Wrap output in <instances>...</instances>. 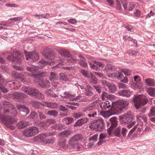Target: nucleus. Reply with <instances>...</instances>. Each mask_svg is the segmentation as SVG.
Listing matches in <instances>:
<instances>
[{"instance_id": "f257e3e1", "label": "nucleus", "mask_w": 155, "mask_h": 155, "mask_svg": "<svg viewBox=\"0 0 155 155\" xmlns=\"http://www.w3.org/2000/svg\"><path fill=\"white\" fill-rule=\"evenodd\" d=\"M3 111V113L0 115V119L6 126L13 129L14 127L11 125L16 122L17 120L11 116H14L17 115V112L16 109L12 106L11 109H4Z\"/></svg>"}, {"instance_id": "f03ea898", "label": "nucleus", "mask_w": 155, "mask_h": 155, "mask_svg": "<svg viewBox=\"0 0 155 155\" xmlns=\"http://www.w3.org/2000/svg\"><path fill=\"white\" fill-rule=\"evenodd\" d=\"M21 90L24 92L39 100H43L45 98L44 95L40 92L38 89L31 87H23Z\"/></svg>"}, {"instance_id": "7ed1b4c3", "label": "nucleus", "mask_w": 155, "mask_h": 155, "mask_svg": "<svg viewBox=\"0 0 155 155\" xmlns=\"http://www.w3.org/2000/svg\"><path fill=\"white\" fill-rule=\"evenodd\" d=\"M120 121L122 123L128 124L127 126L128 128H130L136 124L135 117L132 114L121 116L120 117Z\"/></svg>"}, {"instance_id": "20e7f679", "label": "nucleus", "mask_w": 155, "mask_h": 155, "mask_svg": "<svg viewBox=\"0 0 155 155\" xmlns=\"http://www.w3.org/2000/svg\"><path fill=\"white\" fill-rule=\"evenodd\" d=\"M44 73L38 74H29L27 75H29L35 78H36L37 80L38 81L39 84L42 87L47 88L50 85V83L49 81L46 80H42L41 77L44 76Z\"/></svg>"}, {"instance_id": "39448f33", "label": "nucleus", "mask_w": 155, "mask_h": 155, "mask_svg": "<svg viewBox=\"0 0 155 155\" xmlns=\"http://www.w3.org/2000/svg\"><path fill=\"white\" fill-rule=\"evenodd\" d=\"M83 138L82 135L77 134L74 135L70 140L69 143L70 145L73 147L74 148L78 150H80L81 146L80 145H78L77 142L81 141Z\"/></svg>"}, {"instance_id": "423d86ee", "label": "nucleus", "mask_w": 155, "mask_h": 155, "mask_svg": "<svg viewBox=\"0 0 155 155\" xmlns=\"http://www.w3.org/2000/svg\"><path fill=\"white\" fill-rule=\"evenodd\" d=\"M148 101L147 98L143 95L134 97L133 99L134 105L137 109L140 108L141 105L145 104Z\"/></svg>"}, {"instance_id": "0eeeda50", "label": "nucleus", "mask_w": 155, "mask_h": 155, "mask_svg": "<svg viewBox=\"0 0 155 155\" xmlns=\"http://www.w3.org/2000/svg\"><path fill=\"white\" fill-rule=\"evenodd\" d=\"M39 130L37 127H30L23 131L22 133L24 135L27 137H31L37 134Z\"/></svg>"}, {"instance_id": "6e6552de", "label": "nucleus", "mask_w": 155, "mask_h": 155, "mask_svg": "<svg viewBox=\"0 0 155 155\" xmlns=\"http://www.w3.org/2000/svg\"><path fill=\"white\" fill-rule=\"evenodd\" d=\"M91 125L94 129L98 131H100L103 128L104 123L103 119L99 117L97 120L93 121Z\"/></svg>"}, {"instance_id": "1a4fd4ad", "label": "nucleus", "mask_w": 155, "mask_h": 155, "mask_svg": "<svg viewBox=\"0 0 155 155\" xmlns=\"http://www.w3.org/2000/svg\"><path fill=\"white\" fill-rule=\"evenodd\" d=\"M26 59L28 62H31L37 61L39 59L38 54L36 51L28 53L26 51L25 52Z\"/></svg>"}, {"instance_id": "9d476101", "label": "nucleus", "mask_w": 155, "mask_h": 155, "mask_svg": "<svg viewBox=\"0 0 155 155\" xmlns=\"http://www.w3.org/2000/svg\"><path fill=\"white\" fill-rule=\"evenodd\" d=\"M13 57L15 60L18 63L22 62L23 59V54L20 51H14L13 53Z\"/></svg>"}, {"instance_id": "9b49d317", "label": "nucleus", "mask_w": 155, "mask_h": 155, "mask_svg": "<svg viewBox=\"0 0 155 155\" xmlns=\"http://www.w3.org/2000/svg\"><path fill=\"white\" fill-rule=\"evenodd\" d=\"M44 57L48 60H52L55 58V52L48 49L46 51H44L42 53Z\"/></svg>"}, {"instance_id": "f8f14e48", "label": "nucleus", "mask_w": 155, "mask_h": 155, "mask_svg": "<svg viewBox=\"0 0 155 155\" xmlns=\"http://www.w3.org/2000/svg\"><path fill=\"white\" fill-rule=\"evenodd\" d=\"M134 80H132L133 86L136 88L140 89L141 87L140 82L141 79L138 75H136L134 77Z\"/></svg>"}, {"instance_id": "ddd939ff", "label": "nucleus", "mask_w": 155, "mask_h": 155, "mask_svg": "<svg viewBox=\"0 0 155 155\" xmlns=\"http://www.w3.org/2000/svg\"><path fill=\"white\" fill-rule=\"evenodd\" d=\"M64 97L67 99H69L71 100L76 101L78 100H80L82 99V96L79 95L77 97H74V95H72L68 92H65L64 93Z\"/></svg>"}, {"instance_id": "4468645a", "label": "nucleus", "mask_w": 155, "mask_h": 155, "mask_svg": "<svg viewBox=\"0 0 155 155\" xmlns=\"http://www.w3.org/2000/svg\"><path fill=\"white\" fill-rule=\"evenodd\" d=\"M109 121L111 124L109 128L111 129L117 127L118 124L117 118L115 117H111L109 119Z\"/></svg>"}, {"instance_id": "2eb2a0df", "label": "nucleus", "mask_w": 155, "mask_h": 155, "mask_svg": "<svg viewBox=\"0 0 155 155\" xmlns=\"http://www.w3.org/2000/svg\"><path fill=\"white\" fill-rule=\"evenodd\" d=\"M59 75V79L65 81H68L71 78V75L66 73H61Z\"/></svg>"}, {"instance_id": "dca6fc26", "label": "nucleus", "mask_w": 155, "mask_h": 155, "mask_svg": "<svg viewBox=\"0 0 155 155\" xmlns=\"http://www.w3.org/2000/svg\"><path fill=\"white\" fill-rule=\"evenodd\" d=\"M89 121V119L87 118H82L78 120L74 125V127L81 126L86 123Z\"/></svg>"}, {"instance_id": "f3484780", "label": "nucleus", "mask_w": 155, "mask_h": 155, "mask_svg": "<svg viewBox=\"0 0 155 155\" xmlns=\"http://www.w3.org/2000/svg\"><path fill=\"white\" fill-rule=\"evenodd\" d=\"M72 131L70 130H65L60 132L59 135L61 138H64L68 137L71 134Z\"/></svg>"}, {"instance_id": "a211bd4d", "label": "nucleus", "mask_w": 155, "mask_h": 155, "mask_svg": "<svg viewBox=\"0 0 155 155\" xmlns=\"http://www.w3.org/2000/svg\"><path fill=\"white\" fill-rule=\"evenodd\" d=\"M123 76V74L122 73L120 72L108 74V76L109 78L111 77L112 78H116L118 79H121Z\"/></svg>"}, {"instance_id": "6ab92c4d", "label": "nucleus", "mask_w": 155, "mask_h": 155, "mask_svg": "<svg viewBox=\"0 0 155 155\" xmlns=\"http://www.w3.org/2000/svg\"><path fill=\"white\" fill-rule=\"evenodd\" d=\"M13 75L14 77L19 80L23 82H24L25 81L24 76L21 73L14 72L13 73Z\"/></svg>"}, {"instance_id": "aec40b11", "label": "nucleus", "mask_w": 155, "mask_h": 155, "mask_svg": "<svg viewBox=\"0 0 155 155\" xmlns=\"http://www.w3.org/2000/svg\"><path fill=\"white\" fill-rule=\"evenodd\" d=\"M107 135L106 134H101L100 135L99 141L97 143L98 145L100 146L105 142L106 141L104 140V139L107 138Z\"/></svg>"}, {"instance_id": "412c9836", "label": "nucleus", "mask_w": 155, "mask_h": 155, "mask_svg": "<svg viewBox=\"0 0 155 155\" xmlns=\"http://www.w3.org/2000/svg\"><path fill=\"white\" fill-rule=\"evenodd\" d=\"M31 102L32 106L35 108H42L44 106L43 104L39 102L32 101H31Z\"/></svg>"}, {"instance_id": "4be33fe9", "label": "nucleus", "mask_w": 155, "mask_h": 155, "mask_svg": "<svg viewBox=\"0 0 155 155\" xmlns=\"http://www.w3.org/2000/svg\"><path fill=\"white\" fill-rule=\"evenodd\" d=\"M101 107L104 110H106L107 109L109 110L111 109L112 107L110 102L107 101L101 103Z\"/></svg>"}, {"instance_id": "5701e85b", "label": "nucleus", "mask_w": 155, "mask_h": 155, "mask_svg": "<svg viewBox=\"0 0 155 155\" xmlns=\"http://www.w3.org/2000/svg\"><path fill=\"white\" fill-rule=\"evenodd\" d=\"M119 94L120 96L128 97L130 95L131 92L128 90L124 89L119 91Z\"/></svg>"}, {"instance_id": "b1692460", "label": "nucleus", "mask_w": 155, "mask_h": 155, "mask_svg": "<svg viewBox=\"0 0 155 155\" xmlns=\"http://www.w3.org/2000/svg\"><path fill=\"white\" fill-rule=\"evenodd\" d=\"M29 123L27 121H21L19 122L17 124V126L19 129L23 128L28 126Z\"/></svg>"}, {"instance_id": "393cba45", "label": "nucleus", "mask_w": 155, "mask_h": 155, "mask_svg": "<svg viewBox=\"0 0 155 155\" xmlns=\"http://www.w3.org/2000/svg\"><path fill=\"white\" fill-rule=\"evenodd\" d=\"M58 79V74L54 72H51L49 76V79L50 81H56Z\"/></svg>"}, {"instance_id": "a878e982", "label": "nucleus", "mask_w": 155, "mask_h": 155, "mask_svg": "<svg viewBox=\"0 0 155 155\" xmlns=\"http://www.w3.org/2000/svg\"><path fill=\"white\" fill-rule=\"evenodd\" d=\"M53 89H49L45 91V93L48 96L54 98L58 96L56 95L54 92Z\"/></svg>"}, {"instance_id": "bb28decb", "label": "nucleus", "mask_w": 155, "mask_h": 155, "mask_svg": "<svg viewBox=\"0 0 155 155\" xmlns=\"http://www.w3.org/2000/svg\"><path fill=\"white\" fill-rule=\"evenodd\" d=\"M112 131L115 136L120 137L121 136V127L120 126L114 129V130H112Z\"/></svg>"}, {"instance_id": "cd10ccee", "label": "nucleus", "mask_w": 155, "mask_h": 155, "mask_svg": "<svg viewBox=\"0 0 155 155\" xmlns=\"http://www.w3.org/2000/svg\"><path fill=\"white\" fill-rule=\"evenodd\" d=\"M59 53L60 54L63 56L67 57V56H71V54L70 52L65 49H62L59 51Z\"/></svg>"}, {"instance_id": "c85d7f7f", "label": "nucleus", "mask_w": 155, "mask_h": 155, "mask_svg": "<svg viewBox=\"0 0 155 155\" xmlns=\"http://www.w3.org/2000/svg\"><path fill=\"white\" fill-rule=\"evenodd\" d=\"M81 72L85 77L88 78H90L93 74L90 72L84 69L81 70Z\"/></svg>"}, {"instance_id": "c756f323", "label": "nucleus", "mask_w": 155, "mask_h": 155, "mask_svg": "<svg viewBox=\"0 0 155 155\" xmlns=\"http://www.w3.org/2000/svg\"><path fill=\"white\" fill-rule=\"evenodd\" d=\"M96 109V106L93 104L87 106L83 109V112H87L94 110Z\"/></svg>"}, {"instance_id": "7c9ffc66", "label": "nucleus", "mask_w": 155, "mask_h": 155, "mask_svg": "<svg viewBox=\"0 0 155 155\" xmlns=\"http://www.w3.org/2000/svg\"><path fill=\"white\" fill-rule=\"evenodd\" d=\"M14 95L18 99H23L26 97L27 96L24 93L15 92L14 93Z\"/></svg>"}, {"instance_id": "2f4dec72", "label": "nucleus", "mask_w": 155, "mask_h": 155, "mask_svg": "<svg viewBox=\"0 0 155 155\" xmlns=\"http://www.w3.org/2000/svg\"><path fill=\"white\" fill-rule=\"evenodd\" d=\"M46 106L50 108H55L58 107V104L55 103L47 102L45 103Z\"/></svg>"}, {"instance_id": "473e14b6", "label": "nucleus", "mask_w": 155, "mask_h": 155, "mask_svg": "<svg viewBox=\"0 0 155 155\" xmlns=\"http://www.w3.org/2000/svg\"><path fill=\"white\" fill-rule=\"evenodd\" d=\"M47 136V134H39L35 137L34 140L35 141H40L43 140V139L45 138Z\"/></svg>"}, {"instance_id": "72a5a7b5", "label": "nucleus", "mask_w": 155, "mask_h": 155, "mask_svg": "<svg viewBox=\"0 0 155 155\" xmlns=\"http://www.w3.org/2000/svg\"><path fill=\"white\" fill-rule=\"evenodd\" d=\"M145 82L148 86H155V81L152 79L149 78L145 80Z\"/></svg>"}, {"instance_id": "f704fd0d", "label": "nucleus", "mask_w": 155, "mask_h": 155, "mask_svg": "<svg viewBox=\"0 0 155 155\" xmlns=\"http://www.w3.org/2000/svg\"><path fill=\"white\" fill-rule=\"evenodd\" d=\"M27 70L32 73H36L38 72V68L37 66L27 67Z\"/></svg>"}, {"instance_id": "c9c22d12", "label": "nucleus", "mask_w": 155, "mask_h": 155, "mask_svg": "<svg viewBox=\"0 0 155 155\" xmlns=\"http://www.w3.org/2000/svg\"><path fill=\"white\" fill-rule=\"evenodd\" d=\"M74 121V119L71 117H68L65 118L63 120V121L64 123L67 125H68Z\"/></svg>"}, {"instance_id": "e433bc0d", "label": "nucleus", "mask_w": 155, "mask_h": 155, "mask_svg": "<svg viewBox=\"0 0 155 155\" xmlns=\"http://www.w3.org/2000/svg\"><path fill=\"white\" fill-rule=\"evenodd\" d=\"M48 62L44 60H41L40 61L38 62V65L37 67L38 68H42L45 66L46 64H48Z\"/></svg>"}, {"instance_id": "4c0bfd02", "label": "nucleus", "mask_w": 155, "mask_h": 155, "mask_svg": "<svg viewBox=\"0 0 155 155\" xmlns=\"http://www.w3.org/2000/svg\"><path fill=\"white\" fill-rule=\"evenodd\" d=\"M85 60V58H83V59H78V61L81 66L85 68L87 67V64Z\"/></svg>"}, {"instance_id": "58836bf2", "label": "nucleus", "mask_w": 155, "mask_h": 155, "mask_svg": "<svg viewBox=\"0 0 155 155\" xmlns=\"http://www.w3.org/2000/svg\"><path fill=\"white\" fill-rule=\"evenodd\" d=\"M66 140L64 139L63 140H61L59 142V146L63 149L67 148V146L66 144Z\"/></svg>"}, {"instance_id": "ea45409f", "label": "nucleus", "mask_w": 155, "mask_h": 155, "mask_svg": "<svg viewBox=\"0 0 155 155\" xmlns=\"http://www.w3.org/2000/svg\"><path fill=\"white\" fill-rule=\"evenodd\" d=\"M56 122V121L53 119H48L44 122V124H46L47 126H48L50 125L54 124Z\"/></svg>"}, {"instance_id": "a19ab883", "label": "nucleus", "mask_w": 155, "mask_h": 155, "mask_svg": "<svg viewBox=\"0 0 155 155\" xmlns=\"http://www.w3.org/2000/svg\"><path fill=\"white\" fill-rule=\"evenodd\" d=\"M147 92L148 94L152 96L155 95V89L152 87H150L147 90Z\"/></svg>"}, {"instance_id": "79ce46f5", "label": "nucleus", "mask_w": 155, "mask_h": 155, "mask_svg": "<svg viewBox=\"0 0 155 155\" xmlns=\"http://www.w3.org/2000/svg\"><path fill=\"white\" fill-rule=\"evenodd\" d=\"M47 114L49 115L55 117L57 116L58 115V112L54 110H49L48 111Z\"/></svg>"}, {"instance_id": "37998d69", "label": "nucleus", "mask_w": 155, "mask_h": 155, "mask_svg": "<svg viewBox=\"0 0 155 155\" xmlns=\"http://www.w3.org/2000/svg\"><path fill=\"white\" fill-rule=\"evenodd\" d=\"M38 114L35 112H32L29 116L30 118L33 119L34 120L36 121L37 120L38 117Z\"/></svg>"}, {"instance_id": "c03bdc74", "label": "nucleus", "mask_w": 155, "mask_h": 155, "mask_svg": "<svg viewBox=\"0 0 155 155\" xmlns=\"http://www.w3.org/2000/svg\"><path fill=\"white\" fill-rule=\"evenodd\" d=\"M89 78L90 79L89 81L91 83L95 84L97 82V79L93 74L90 77V78Z\"/></svg>"}, {"instance_id": "a18cd8bd", "label": "nucleus", "mask_w": 155, "mask_h": 155, "mask_svg": "<svg viewBox=\"0 0 155 155\" xmlns=\"http://www.w3.org/2000/svg\"><path fill=\"white\" fill-rule=\"evenodd\" d=\"M34 15L38 17V19H42V18H47V17H49V15L48 14H43L42 15Z\"/></svg>"}, {"instance_id": "49530a36", "label": "nucleus", "mask_w": 155, "mask_h": 155, "mask_svg": "<svg viewBox=\"0 0 155 155\" xmlns=\"http://www.w3.org/2000/svg\"><path fill=\"white\" fill-rule=\"evenodd\" d=\"M71 56H67L66 57V60L68 62L72 63L76 62L77 60L73 58V55L71 54Z\"/></svg>"}, {"instance_id": "de8ad7c7", "label": "nucleus", "mask_w": 155, "mask_h": 155, "mask_svg": "<svg viewBox=\"0 0 155 155\" xmlns=\"http://www.w3.org/2000/svg\"><path fill=\"white\" fill-rule=\"evenodd\" d=\"M121 72L124 73V74L127 76H130L131 75V71L130 70L127 69L125 68L121 70Z\"/></svg>"}, {"instance_id": "09e8293b", "label": "nucleus", "mask_w": 155, "mask_h": 155, "mask_svg": "<svg viewBox=\"0 0 155 155\" xmlns=\"http://www.w3.org/2000/svg\"><path fill=\"white\" fill-rule=\"evenodd\" d=\"M114 67L111 64H108L106 66L105 68V70L107 71H113Z\"/></svg>"}, {"instance_id": "8fccbe9b", "label": "nucleus", "mask_w": 155, "mask_h": 155, "mask_svg": "<svg viewBox=\"0 0 155 155\" xmlns=\"http://www.w3.org/2000/svg\"><path fill=\"white\" fill-rule=\"evenodd\" d=\"M84 94L87 96H91L93 95L92 90L85 89Z\"/></svg>"}, {"instance_id": "3c124183", "label": "nucleus", "mask_w": 155, "mask_h": 155, "mask_svg": "<svg viewBox=\"0 0 155 155\" xmlns=\"http://www.w3.org/2000/svg\"><path fill=\"white\" fill-rule=\"evenodd\" d=\"M119 103L120 105L124 107H127L129 104V102L124 100H121Z\"/></svg>"}, {"instance_id": "603ef678", "label": "nucleus", "mask_w": 155, "mask_h": 155, "mask_svg": "<svg viewBox=\"0 0 155 155\" xmlns=\"http://www.w3.org/2000/svg\"><path fill=\"white\" fill-rule=\"evenodd\" d=\"M121 129V133L123 137H126L128 132V130L126 128L124 127H122Z\"/></svg>"}, {"instance_id": "864d4df0", "label": "nucleus", "mask_w": 155, "mask_h": 155, "mask_svg": "<svg viewBox=\"0 0 155 155\" xmlns=\"http://www.w3.org/2000/svg\"><path fill=\"white\" fill-rule=\"evenodd\" d=\"M83 115V114L81 112L74 113L73 114V116L75 118L78 119Z\"/></svg>"}, {"instance_id": "5fc2aeb1", "label": "nucleus", "mask_w": 155, "mask_h": 155, "mask_svg": "<svg viewBox=\"0 0 155 155\" xmlns=\"http://www.w3.org/2000/svg\"><path fill=\"white\" fill-rule=\"evenodd\" d=\"M111 96V95H108L107 92H103L102 93V95L101 96V98L102 100H103L105 99V98H108L110 97Z\"/></svg>"}, {"instance_id": "6e6d98bb", "label": "nucleus", "mask_w": 155, "mask_h": 155, "mask_svg": "<svg viewBox=\"0 0 155 155\" xmlns=\"http://www.w3.org/2000/svg\"><path fill=\"white\" fill-rule=\"evenodd\" d=\"M23 18L22 17H18L10 18L9 19V20L17 21H21L23 20Z\"/></svg>"}, {"instance_id": "4d7b16f0", "label": "nucleus", "mask_w": 155, "mask_h": 155, "mask_svg": "<svg viewBox=\"0 0 155 155\" xmlns=\"http://www.w3.org/2000/svg\"><path fill=\"white\" fill-rule=\"evenodd\" d=\"M137 125L134 126V127L131 130H130V131L128 133L127 135V137L129 138L132 133L134 132L135 130L137 129Z\"/></svg>"}, {"instance_id": "13d9d810", "label": "nucleus", "mask_w": 155, "mask_h": 155, "mask_svg": "<svg viewBox=\"0 0 155 155\" xmlns=\"http://www.w3.org/2000/svg\"><path fill=\"white\" fill-rule=\"evenodd\" d=\"M93 87L96 91L99 93L100 94L102 91V88L99 85H93Z\"/></svg>"}, {"instance_id": "bf43d9fd", "label": "nucleus", "mask_w": 155, "mask_h": 155, "mask_svg": "<svg viewBox=\"0 0 155 155\" xmlns=\"http://www.w3.org/2000/svg\"><path fill=\"white\" fill-rule=\"evenodd\" d=\"M65 126L61 124H56L54 128L56 129L61 130L64 128Z\"/></svg>"}, {"instance_id": "052dcab7", "label": "nucleus", "mask_w": 155, "mask_h": 155, "mask_svg": "<svg viewBox=\"0 0 155 155\" xmlns=\"http://www.w3.org/2000/svg\"><path fill=\"white\" fill-rule=\"evenodd\" d=\"M149 116H155V106L152 107L150 110V113L149 114Z\"/></svg>"}, {"instance_id": "680f3d73", "label": "nucleus", "mask_w": 155, "mask_h": 155, "mask_svg": "<svg viewBox=\"0 0 155 155\" xmlns=\"http://www.w3.org/2000/svg\"><path fill=\"white\" fill-rule=\"evenodd\" d=\"M98 137V135L95 134L91 137H89V140L90 141H93L94 142H96L97 141V139Z\"/></svg>"}, {"instance_id": "e2e57ef3", "label": "nucleus", "mask_w": 155, "mask_h": 155, "mask_svg": "<svg viewBox=\"0 0 155 155\" xmlns=\"http://www.w3.org/2000/svg\"><path fill=\"white\" fill-rule=\"evenodd\" d=\"M89 65L90 67L92 69L98 70L99 69L97 66L93 63L89 62Z\"/></svg>"}, {"instance_id": "0e129e2a", "label": "nucleus", "mask_w": 155, "mask_h": 155, "mask_svg": "<svg viewBox=\"0 0 155 155\" xmlns=\"http://www.w3.org/2000/svg\"><path fill=\"white\" fill-rule=\"evenodd\" d=\"M129 53L137 57H138L139 55V52L137 51L134 50H130Z\"/></svg>"}, {"instance_id": "69168bd1", "label": "nucleus", "mask_w": 155, "mask_h": 155, "mask_svg": "<svg viewBox=\"0 0 155 155\" xmlns=\"http://www.w3.org/2000/svg\"><path fill=\"white\" fill-rule=\"evenodd\" d=\"M54 142V140L52 139H48L45 140L44 143L46 144L53 143Z\"/></svg>"}, {"instance_id": "338daca9", "label": "nucleus", "mask_w": 155, "mask_h": 155, "mask_svg": "<svg viewBox=\"0 0 155 155\" xmlns=\"http://www.w3.org/2000/svg\"><path fill=\"white\" fill-rule=\"evenodd\" d=\"M108 88L110 90H111V91L112 92H114L117 89V87L116 85H111L110 84V87H108Z\"/></svg>"}, {"instance_id": "774afa93", "label": "nucleus", "mask_w": 155, "mask_h": 155, "mask_svg": "<svg viewBox=\"0 0 155 155\" xmlns=\"http://www.w3.org/2000/svg\"><path fill=\"white\" fill-rule=\"evenodd\" d=\"M21 112H23L25 113V115L28 114L29 112V110L27 107L25 106L24 107L23 109V110Z\"/></svg>"}]
</instances>
